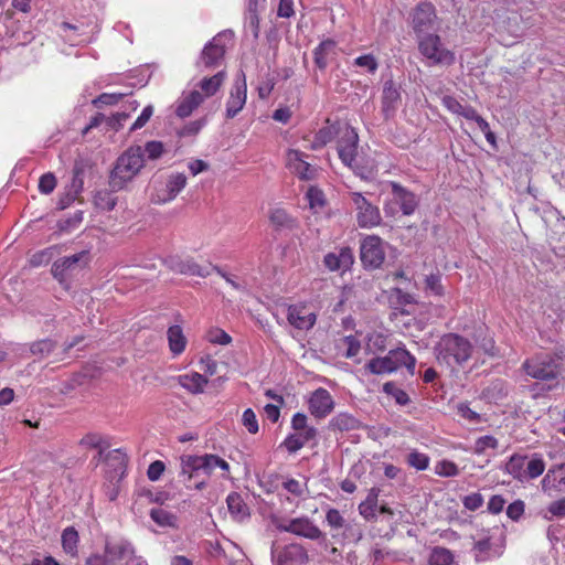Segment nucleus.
Returning a JSON list of instances; mask_svg holds the SVG:
<instances>
[{"label":"nucleus","mask_w":565,"mask_h":565,"mask_svg":"<svg viewBox=\"0 0 565 565\" xmlns=\"http://www.w3.org/2000/svg\"><path fill=\"white\" fill-rule=\"evenodd\" d=\"M215 468L230 471L227 461L217 455H182L180 457V477L186 489L203 490Z\"/></svg>","instance_id":"1"},{"label":"nucleus","mask_w":565,"mask_h":565,"mask_svg":"<svg viewBox=\"0 0 565 565\" xmlns=\"http://www.w3.org/2000/svg\"><path fill=\"white\" fill-rule=\"evenodd\" d=\"M472 351V343L457 333L444 334L434 347L437 362L450 369L467 362L471 358Z\"/></svg>","instance_id":"2"},{"label":"nucleus","mask_w":565,"mask_h":565,"mask_svg":"<svg viewBox=\"0 0 565 565\" xmlns=\"http://www.w3.org/2000/svg\"><path fill=\"white\" fill-rule=\"evenodd\" d=\"M145 167L143 151L140 146H131L116 160L109 175V185L114 191L127 186Z\"/></svg>","instance_id":"3"},{"label":"nucleus","mask_w":565,"mask_h":565,"mask_svg":"<svg viewBox=\"0 0 565 565\" xmlns=\"http://www.w3.org/2000/svg\"><path fill=\"white\" fill-rule=\"evenodd\" d=\"M523 367L533 379L558 382L565 374V350L529 359Z\"/></svg>","instance_id":"4"},{"label":"nucleus","mask_w":565,"mask_h":565,"mask_svg":"<svg viewBox=\"0 0 565 565\" xmlns=\"http://www.w3.org/2000/svg\"><path fill=\"white\" fill-rule=\"evenodd\" d=\"M405 367L409 375L415 374L416 358L404 347H397L387 352L385 356L371 359L364 366L365 371L375 374H391Z\"/></svg>","instance_id":"5"},{"label":"nucleus","mask_w":565,"mask_h":565,"mask_svg":"<svg viewBox=\"0 0 565 565\" xmlns=\"http://www.w3.org/2000/svg\"><path fill=\"white\" fill-rule=\"evenodd\" d=\"M473 555L478 563L489 562L500 557L505 546L503 529L494 526L480 530L473 535Z\"/></svg>","instance_id":"6"},{"label":"nucleus","mask_w":565,"mask_h":565,"mask_svg":"<svg viewBox=\"0 0 565 565\" xmlns=\"http://www.w3.org/2000/svg\"><path fill=\"white\" fill-rule=\"evenodd\" d=\"M186 175L180 172L160 175L151 183L150 201L154 204H166L173 201L185 188Z\"/></svg>","instance_id":"7"},{"label":"nucleus","mask_w":565,"mask_h":565,"mask_svg":"<svg viewBox=\"0 0 565 565\" xmlns=\"http://www.w3.org/2000/svg\"><path fill=\"white\" fill-rule=\"evenodd\" d=\"M233 38L234 33L231 30H225L217 33L210 42L204 45L196 62V67L200 71H207L218 67L224 60L227 43L232 42Z\"/></svg>","instance_id":"8"},{"label":"nucleus","mask_w":565,"mask_h":565,"mask_svg":"<svg viewBox=\"0 0 565 565\" xmlns=\"http://www.w3.org/2000/svg\"><path fill=\"white\" fill-rule=\"evenodd\" d=\"M420 54L428 60V65H451L455 63V53L446 49L436 32L417 38Z\"/></svg>","instance_id":"9"},{"label":"nucleus","mask_w":565,"mask_h":565,"mask_svg":"<svg viewBox=\"0 0 565 565\" xmlns=\"http://www.w3.org/2000/svg\"><path fill=\"white\" fill-rule=\"evenodd\" d=\"M411 26L416 38L437 32L439 29V20L436 8L431 2L422 1L416 4L411 14Z\"/></svg>","instance_id":"10"},{"label":"nucleus","mask_w":565,"mask_h":565,"mask_svg":"<svg viewBox=\"0 0 565 565\" xmlns=\"http://www.w3.org/2000/svg\"><path fill=\"white\" fill-rule=\"evenodd\" d=\"M351 200L356 211V222L362 228H371L381 223V214L377 206L372 204L362 193L352 192Z\"/></svg>","instance_id":"11"},{"label":"nucleus","mask_w":565,"mask_h":565,"mask_svg":"<svg viewBox=\"0 0 565 565\" xmlns=\"http://www.w3.org/2000/svg\"><path fill=\"white\" fill-rule=\"evenodd\" d=\"M358 132L350 126L345 127L337 142V151L341 162L353 171H355L354 163L358 154Z\"/></svg>","instance_id":"12"},{"label":"nucleus","mask_w":565,"mask_h":565,"mask_svg":"<svg viewBox=\"0 0 565 565\" xmlns=\"http://www.w3.org/2000/svg\"><path fill=\"white\" fill-rule=\"evenodd\" d=\"M360 256L365 268L375 269L381 267L385 259L383 241L375 235L366 236L361 243Z\"/></svg>","instance_id":"13"},{"label":"nucleus","mask_w":565,"mask_h":565,"mask_svg":"<svg viewBox=\"0 0 565 565\" xmlns=\"http://www.w3.org/2000/svg\"><path fill=\"white\" fill-rule=\"evenodd\" d=\"M276 527L281 532H288L297 536L313 541L323 536L320 529L308 516L296 518L287 522L276 523Z\"/></svg>","instance_id":"14"},{"label":"nucleus","mask_w":565,"mask_h":565,"mask_svg":"<svg viewBox=\"0 0 565 565\" xmlns=\"http://www.w3.org/2000/svg\"><path fill=\"white\" fill-rule=\"evenodd\" d=\"M271 559L274 565H305L308 562V554L299 544H289L277 551L274 543L271 545Z\"/></svg>","instance_id":"15"},{"label":"nucleus","mask_w":565,"mask_h":565,"mask_svg":"<svg viewBox=\"0 0 565 565\" xmlns=\"http://www.w3.org/2000/svg\"><path fill=\"white\" fill-rule=\"evenodd\" d=\"M307 154L300 150L289 149L286 153V166L301 180H312L316 178L317 169L307 160Z\"/></svg>","instance_id":"16"},{"label":"nucleus","mask_w":565,"mask_h":565,"mask_svg":"<svg viewBox=\"0 0 565 565\" xmlns=\"http://www.w3.org/2000/svg\"><path fill=\"white\" fill-rule=\"evenodd\" d=\"M247 86L245 74L241 73L234 81L226 102V117L234 118L246 104Z\"/></svg>","instance_id":"17"},{"label":"nucleus","mask_w":565,"mask_h":565,"mask_svg":"<svg viewBox=\"0 0 565 565\" xmlns=\"http://www.w3.org/2000/svg\"><path fill=\"white\" fill-rule=\"evenodd\" d=\"M88 252L82 250L72 256H65L54 262L52 266V275L55 279H57L61 284H66L67 278L71 273H73L77 267H79V263L84 262V265L87 264Z\"/></svg>","instance_id":"18"},{"label":"nucleus","mask_w":565,"mask_h":565,"mask_svg":"<svg viewBox=\"0 0 565 565\" xmlns=\"http://www.w3.org/2000/svg\"><path fill=\"white\" fill-rule=\"evenodd\" d=\"M308 407L316 418H326L334 408V399L328 390L319 387L311 393Z\"/></svg>","instance_id":"19"},{"label":"nucleus","mask_w":565,"mask_h":565,"mask_svg":"<svg viewBox=\"0 0 565 565\" xmlns=\"http://www.w3.org/2000/svg\"><path fill=\"white\" fill-rule=\"evenodd\" d=\"M106 553L117 559L126 558L127 565H148L143 557L136 555L134 545L126 540L117 543L106 542Z\"/></svg>","instance_id":"20"},{"label":"nucleus","mask_w":565,"mask_h":565,"mask_svg":"<svg viewBox=\"0 0 565 565\" xmlns=\"http://www.w3.org/2000/svg\"><path fill=\"white\" fill-rule=\"evenodd\" d=\"M542 491L548 495L565 491V470L561 465L551 467L541 480Z\"/></svg>","instance_id":"21"},{"label":"nucleus","mask_w":565,"mask_h":565,"mask_svg":"<svg viewBox=\"0 0 565 565\" xmlns=\"http://www.w3.org/2000/svg\"><path fill=\"white\" fill-rule=\"evenodd\" d=\"M288 322L299 330H309L316 323V313L305 306H290L287 315Z\"/></svg>","instance_id":"22"},{"label":"nucleus","mask_w":565,"mask_h":565,"mask_svg":"<svg viewBox=\"0 0 565 565\" xmlns=\"http://www.w3.org/2000/svg\"><path fill=\"white\" fill-rule=\"evenodd\" d=\"M401 104L399 87L393 79H388L383 85L382 111L386 118L392 117Z\"/></svg>","instance_id":"23"},{"label":"nucleus","mask_w":565,"mask_h":565,"mask_svg":"<svg viewBox=\"0 0 565 565\" xmlns=\"http://www.w3.org/2000/svg\"><path fill=\"white\" fill-rule=\"evenodd\" d=\"M353 253L350 247H341L337 252L328 253L324 256L323 263L331 271H345L350 269L353 264Z\"/></svg>","instance_id":"24"},{"label":"nucleus","mask_w":565,"mask_h":565,"mask_svg":"<svg viewBox=\"0 0 565 565\" xmlns=\"http://www.w3.org/2000/svg\"><path fill=\"white\" fill-rule=\"evenodd\" d=\"M390 185L392 188L394 201L399 205L403 214L412 215L418 205L416 195L397 182L392 181Z\"/></svg>","instance_id":"25"},{"label":"nucleus","mask_w":565,"mask_h":565,"mask_svg":"<svg viewBox=\"0 0 565 565\" xmlns=\"http://www.w3.org/2000/svg\"><path fill=\"white\" fill-rule=\"evenodd\" d=\"M204 96L200 90L184 92L177 102L175 115L180 118L189 117L202 103Z\"/></svg>","instance_id":"26"},{"label":"nucleus","mask_w":565,"mask_h":565,"mask_svg":"<svg viewBox=\"0 0 565 565\" xmlns=\"http://www.w3.org/2000/svg\"><path fill=\"white\" fill-rule=\"evenodd\" d=\"M318 430L316 427H310L306 431H296L286 436L280 447H284L289 454H296L307 443L316 439Z\"/></svg>","instance_id":"27"},{"label":"nucleus","mask_w":565,"mask_h":565,"mask_svg":"<svg viewBox=\"0 0 565 565\" xmlns=\"http://www.w3.org/2000/svg\"><path fill=\"white\" fill-rule=\"evenodd\" d=\"M171 268L177 273L189 276L207 277L210 267H202L192 259H175L171 262Z\"/></svg>","instance_id":"28"},{"label":"nucleus","mask_w":565,"mask_h":565,"mask_svg":"<svg viewBox=\"0 0 565 565\" xmlns=\"http://www.w3.org/2000/svg\"><path fill=\"white\" fill-rule=\"evenodd\" d=\"M178 382L181 387L192 394L203 393L209 383L207 377L198 372L182 374L178 377Z\"/></svg>","instance_id":"29"},{"label":"nucleus","mask_w":565,"mask_h":565,"mask_svg":"<svg viewBox=\"0 0 565 565\" xmlns=\"http://www.w3.org/2000/svg\"><path fill=\"white\" fill-rule=\"evenodd\" d=\"M337 42L332 39H326L321 41L318 46L315 47L313 61L316 66L320 71H324L329 64V56L334 54Z\"/></svg>","instance_id":"30"},{"label":"nucleus","mask_w":565,"mask_h":565,"mask_svg":"<svg viewBox=\"0 0 565 565\" xmlns=\"http://www.w3.org/2000/svg\"><path fill=\"white\" fill-rule=\"evenodd\" d=\"M227 509L236 521H244L249 518V508L237 492H231L226 498Z\"/></svg>","instance_id":"31"},{"label":"nucleus","mask_w":565,"mask_h":565,"mask_svg":"<svg viewBox=\"0 0 565 565\" xmlns=\"http://www.w3.org/2000/svg\"><path fill=\"white\" fill-rule=\"evenodd\" d=\"M149 515L150 519L160 527L178 529L179 526L178 515L164 508H152Z\"/></svg>","instance_id":"32"},{"label":"nucleus","mask_w":565,"mask_h":565,"mask_svg":"<svg viewBox=\"0 0 565 565\" xmlns=\"http://www.w3.org/2000/svg\"><path fill=\"white\" fill-rule=\"evenodd\" d=\"M169 349L177 356L180 355L186 347V338L179 324L171 326L167 331Z\"/></svg>","instance_id":"33"},{"label":"nucleus","mask_w":565,"mask_h":565,"mask_svg":"<svg viewBox=\"0 0 565 565\" xmlns=\"http://www.w3.org/2000/svg\"><path fill=\"white\" fill-rule=\"evenodd\" d=\"M226 78V73L224 70L218 71L211 77H204L200 81L199 87L201 89V94L204 96V99L211 97L216 94L222 84Z\"/></svg>","instance_id":"34"},{"label":"nucleus","mask_w":565,"mask_h":565,"mask_svg":"<svg viewBox=\"0 0 565 565\" xmlns=\"http://www.w3.org/2000/svg\"><path fill=\"white\" fill-rule=\"evenodd\" d=\"M527 456L514 454L505 462L504 471L520 482H525V463Z\"/></svg>","instance_id":"35"},{"label":"nucleus","mask_w":565,"mask_h":565,"mask_svg":"<svg viewBox=\"0 0 565 565\" xmlns=\"http://www.w3.org/2000/svg\"><path fill=\"white\" fill-rule=\"evenodd\" d=\"M360 422L351 414L339 413L329 422V428L333 431H350L358 429Z\"/></svg>","instance_id":"36"},{"label":"nucleus","mask_w":565,"mask_h":565,"mask_svg":"<svg viewBox=\"0 0 565 565\" xmlns=\"http://www.w3.org/2000/svg\"><path fill=\"white\" fill-rule=\"evenodd\" d=\"M61 541L63 551L71 557H77L79 535L74 526H67L63 530Z\"/></svg>","instance_id":"37"},{"label":"nucleus","mask_w":565,"mask_h":565,"mask_svg":"<svg viewBox=\"0 0 565 565\" xmlns=\"http://www.w3.org/2000/svg\"><path fill=\"white\" fill-rule=\"evenodd\" d=\"M545 470V461L540 454H533L530 457H527L526 463H525V481L536 479L540 477Z\"/></svg>","instance_id":"38"},{"label":"nucleus","mask_w":565,"mask_h":565,"mask_svg":"<svg viewBox=\"0 0 565 565\" xmlns=\"http://www.w3.org/2000/svg\"><path fill=\"white\" fill-rule=\"evenodd\" d=\"M379 494L380 490L376 488H372L366 499L360 503L359 512L364 519L372 520L375 518Z\"/></svg>","instance_id":"39"},{"label":"nucleus","mask_w":565,"mask_h":565,"mask_svg":"<svg viewBox=\"0 0 565 565\" xmlns=\"http://www.w3.org/2000/svg\"><path fill=\"white\" fill-rule=\"evenodd\" d=\"M282 489L292 497L301 500H306L309 493L307 481L301 482L294 478H286L282 481Z\"/></svg>","instance_id":"40"},{"label":"nucleus","mask_w":565,"mask_h":565,"mask_svg":"<svg viewBox=\"0 0 565 565\" xmlns=\"http://www.w3.org/2000/svg\"><path fill=\"white\" fill-rule=\"evenodd\" d=\"M428 565H458L454 554L445 547H435L428 559Z\"/></svg>","instance_id":"41"},{"label":"nucleus","mask_w":565,"mask_h":565,"mask_svg":"<svg viewBox=\"0 0 565 565\" xmlns=\"http://www.w3.org/2000/svg\"><path fill=\"white\" fill-rule=\"evenodd\" d=\"M425 291L426 294L435 297H441L445 294L444 286L441 284V274L439 271L431 273L425 278Z\"/></svg>","instance_id":"42"},{"label":"nucleus","mask_w":565,"mask_h":565,"mask_svg":"<svg viewBox=\"0 0 565 565\" xmlns=\"http://www.w3.org/2000/svg\"><path fill=\"white\" fill-rule=\"evenodd\" d=\"M542 516L546 521H552L554 518H565V497L552 501L546 509L542 512Z\"/></svg>","instance_id":"43"},{"label":"nucleus","mask_w":565,"mask_h":565,"mask_svg":"<svg viewBox=\"0 0 565 565\" xmlns=\"http://www.w3.org/2000/svg\"><path fill=\"white\" fill-rule=\"evenodd\" d=\"M337 130L333 126H327L319 129L312 140L311 148L317 150L329 143L335 136Z\"/></svg>","instance_id":"44"},{"label":"nucleus","mask_w":565,"mask_h":565,"mask_svg":"<svg viewBox=\"0 0 565 565\" xmlns=\"http://www.w3.org/2000/svg\"><path fill=\"white\" fill-rule=\"evenodd\" d=\"M383 392L388 396H392L396 404L401 406L407 405L411 401L408 394L392 381L386 382L383 385Z\"/></svg>","instance_id":"45"},{"label":"nucleus","mask_w":565,"mask_h":565,"mask_svg":"<svg viewBox=\"0 0 565 565\" xmlns=\"http://www.w3.org/2000/svg\"><path fill=\"white\" fill-rule=\"evenodd\" d=\"M55 349V342L51 339H42L30 344L29 352L31 355L44 358Z\"/></svg>","instance_id":"46"},{"label":"nucleus","mask_w":565,"mask_h":565,"mask_svg":"<svg viewBox=\"0 0 565 565\" xmlns=\"http://www.w3.org/2000/svg\"><path fill=\"white\" fill-rule=\"evenodd\" d=\"M408 466L416 470L424 471L429 467L430 458L428 455L413 449L407 455L406 459Z\"/></svg>","instance_id":"47"},{"label":"nucleus","mask_w":565,"mask_h":565,"mask_svg":"<svg viewBox=\"0 0 565 565\" xmlns=\"http://www.w3.org/2000/svg\"><path fill=\"white\" fill-rule=\"evenodd\" d=\"M387 337L381 332H372L367 335L366 351L370 353L382 352L386 349Z\"/></svg>","instance_id":"48"},{"label":"nucleus","mask_w":565,"mask_h":565,"mask_svg":"<svg viewBox=\"0 0 565 565\" xmlns=\"http://www.w3.org/2000/svg\"><path fill=\"white\" fill-rule=\"evenodd\" d=\"M353 65L364 70L369 74H375L379 68V62L371 53L355 57L353 60Z\"/></svg>","instance_id":"49"},{"label":"nucleus","mask_w":565,"mask_h":565,"mask_svg":"<svg viewBox=\"0 0 565 565\" xmlns=\"http://www.w3.org/2000/svg\"><path fill=\"white\" fill-rule=\"evenodd\" d=\"M434 471L439 477L451 478L459 475L458 466L450 460L444 459L435 465Z\"/></svg>","instance_id":"50"},{"label":"nucleus","mask_w":565,"mask_h":565,"mask_svg":"<svg viewBox=\"0 0 565 565\" xmlns=\"http://www.w3.org/2000/svg\"><path fill=\"white\" fill-rule=\"evenodd\" d=\"M269 220L277 228L290 227L292 224L291 217L284 209H274L270 212Z\"/></svg>","instance_id":"51"},{"label":"nucleus","mask_w":565,"mask_h":565,"mask_svg":"<svg viewBox=\"0 0 565 565\" xmlns=\"http://www.w3.org/2000/svg\"><path fill=\"white\" fill-rule=\"evenodd\" d=\"M499 445V441L495 437L491 435H484L479 437L475 441L473 452L477 455L484 454L488 449H495Z\"/></svg>","instance_id":"52"},{"label":"nucleus","mask_w":565,"mask_h":565,"mask_svg":"<svg viewBox=\"0 0 565 565\" xmlns=\"http://www.w3.org/2000/svg\"><path fill=\"white\" fill-rule=\"evenodd\" d=\"M206 340L213 344L227 345L232 342L231 335L220 328H212L206 333Z\"/></svg>","instance_id":"53"},{"label":"nucleus","mask_w":565,"mask_h":565,"mask_svg":"<svg viewBox=\"0 0 565 565\" xmlns=\"http://www.w3.org/2000/svg\"><path fill=\"white\" fill-rule=\"evenodd\" d=\"M403 554L397 551H392L388 548H374L372 551V558L374 563L382 562L384 559H390L391 562H396L402 559Z\"/></svg>","instance_id":"54"},{"label":"nucleus","mask_w":565,"mask_h":565,"mask_svg":"<svg viewBox=\"0 0 565 565\" xmlns=\"http://www.w3.org/2000/svg\"><path fill=\"white\" fill-rule=\"evenodd\" d=\"M142 151L149 160H157L163 154L164 146L161 141L151 140L146 142Z\"/></svg>","instance_id":"55"},{"label":"nucleus","mask_w":565,"mask_h":565,"mask_svg":"<svg viewBox=\"0 0 565 565\" xmlns=\"http://www.w3.org/2000/svg\"><path fill=\"white\" fill-rule=\"evenodd\" d=\"M242 424L249 434H257L259 430L258 420L255 412L252 408H247L243 412Z\"/></svg>","instance_id":"56"},{"label":"nucleus","mask_w":565,"mask_h":565,"mask_svg":"<svg viewBox=\"0 0 565 565\" xmlns=\"http://www.w3.org/2000/svg\"><path fill=\"white\" fill-rule=\"evenodd\" d=\"M327 524L333 530H340L344 526L345 520L337 509H329L326 514Z\"/></svg>","instance_id":"57"},{"label":"nucleus","mask_w":565,"mask_h":565,"mask_svg":"<svg viewBox=\"0 0 565 565\" xmlns=\"http://www.w3.org/2000/svg\"><path fill=\"white\" fill-rule=\"evenodd\" d=\"M114 559L117 558L107 554L106 551L103 554L93 553L86 558L85 565H114Z\"/></svg>","instance_id":"58"},{"label":"nucleus","mask_w":565,"mask_h":565,"mask_svg":"<svg viewBox=\"0 0 565 565\" xmlns=\"http://www.w3.org/2000/svg\"><path fill=\"white\" fill-rule=\"evenodd\" d=\"M56 186V178L53 173H44L39 180V191L42 194H50Z\"/></svg>","instance_id":"59"},{"label":"nucleus","mask_w":565,"mask_h":565,"mask_svg":"<svg viewBox=\"0 0 565 565\" xmlns=\"http://www.w3.org/2000/svg\"><path fill=\"white\" fill-rule=\"evenodd\" d=\"M95 203L98 207L111 211L116 206V199L107 192H97Z\"/></svg>","instance_id":"60"},{"label":"nucleus","mask_w":565,"mask_h":565,"mask_svg":"<svg viewBox=\"0 0 565 565\" xmlns=\"http://www.w3.org/2000/svg\"><path fill=\"white\" fill-rule=\"evenodd\" d=\"M152 115H153V106L152 105L146 106L142 109L141 114L138 116V118L131 125L130 131H136V130L145 127L147 125V122L150 120Z\"/></svg>","instance_id":"61"},{"label":"nucleus","mask_w":565,"mask_h":565,"mask_svg":"<svg viewBox=\"0 0 565 565\" xmlns=\"http://www.w3.org/2000/svg\"><path fill=\"white\" fill-rule=\"evenodd\" d=\"M458 414L469 423L477 424L480 422V415L471 409L467 403H460L457 406Z\"/></svg>","instance_id":"62"},{"label":"nucleus","mask_w":565,"mask_h":565,"mask_svg":"<svg viewBox=\"0 0 565 565\" xmlns=\"http://www.w3.org/2000/svg\"><path fill=\"white\" fill-rule=\"evenodd\" d=\"M344 344L347 345V351L344 353L345 358H353L359 354L361 349V343L354 335H347L343 339Z\"/></svg>","instance_id":"63"},{"label":"nucleus","mask_w":565,"mask_h":565,"mask_svg":"<svg viewBox=\"0 0 565 565\" xmlns=\"http://www.w3.org/2000/svg\"><path fill=\"white\" fill-rule=\"evenodd\" d=\"M463 505L470 511H476L483 504V497L479 492H473L463 498Z\"/></svg>","instance_id":"64"}]
</instances>
